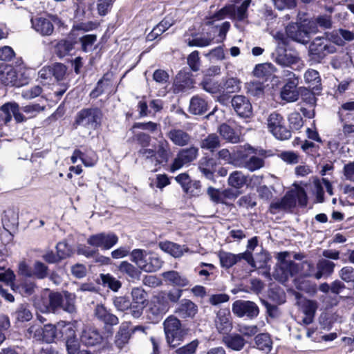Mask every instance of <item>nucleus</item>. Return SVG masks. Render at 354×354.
I'll use <instances>...</instances> for the list:
<instances>
[{
	"mask_svg": "<svg viewBox=\"0 0 354 354\" xmlns=\"http://www.w3.org/2000/svg\"><path fill=\"white\" fill-rule=\"evenodd\" d=\"M164 330L168 344L176 347L187 335V330L183 328L180 321L174 315L169 316L163 322Z\"/></svg>",
	"mask_w": 354,
	"mask_h": 354,
	"instance_id": "3",
	"label": "nucleus"
},
{
	"mask_svg": "<svg viewBox=\"0 0 354 354\" xmlns=\"http://www.w3.org/2000/svg\"><path fill=\"white\" fill-rule=\"evenodd\" d=\"M132 301L134 304L146 305L147 294L142 288H133L131 292Z\"/></svg>",
	"mask_w": 354,
	"mask_h": 354,
	"instance_id": "46",
	"label": "nucleus"
},
{
	"mask_svg": "<svg viewBox=\"0 0 354 354\" xmlns=\"http://www.w3.org/2000/svg\"><path fill=\"white\" fill-rule=\"evenodd\" d=\"M102 116L97 108L84 109L77 113L73 125L75 128L80 126L88 131L94 130L100 124Z\"/></svg>",
	"mask_w": 354,
	"mask_h": 354,
	"instance_id": "4",
	"label": "nucleus"
},
{
	"mask_svg": "<svg viewBox=\"0 0 354 354\" xmlns=\"http://www.w3.org/2000/svg\"><path fill=\"white\" fill-rule=\"evenodd\" d=\"M95 317L106 326H116L119 324L118 317L111 313L102 304H97L94 310Z\"/></svg>",
	"mask_w": 354,
	"mask_h": 354,
	"instance_id": "19",
	"label": "nucleus"
},
{
	"mask_svg": "<svg viewBox=\"0 0 354 354\" xmlns=\"http://www.w3.org/2000/svg\"><path fill=\"white\" fill-rule=\"evenodd\" d=\"M61 322H62V339L66 340L76 335L77 321L72 322L61 321Z\"/></svg>",
	"mask_w": 354,
	"mask_h": 354,
	"instance_id": "43",
	"label": "nucleus"
},
{
	"mask_svg": "<svg viewBox=\"0 0 354 354\" xmlns=\"http://www.w3.org/2000/svg\"><path fill=\"white\" fill-rule=\"evenodd\" d=\"M118 241V237L113 233H99L90 236L87 243L93 247L109 250Z\"/></svg>",
	"mask_w": 354,
	"mask_h": 354,
	"instance_id": "9",
	"label": "nucleus"
},
{
	"mask_svg": "<svg viewBox=\"0 0 354 354\" xmlns=\"http://www.w3.org/2000/svg\"><path fill=\"white\" fill-rule=\"evenodd\" d=\"M198 154V148L190 147L180 149L170 166V171L174 172L181 169L183 166L189 164L196 159Z\"/></svg>",
	"mask_w": 354,
	"mask_h": 354,
	"instance_id": "8",
	"label": "nucleus"
},
{
	"mask_svg": "<svg viewBox=\"0 0 354 354\" xmlns=\"http://www.w3.org/2000/svg\"><path fill=\"white\" fill-rule=\"evenodd\" d=\"M247 92L251 95L261 97L264 93V86L260 82H250L246 84Z\"/></svg>",
	"mask_w": 354,
	"mask_h": 354,
	"instance_id": "50",
	"label": "nucleus"
},
{
	"mask_svg": "<svg viewBox=\"0 0 354 354\" xmlns=\"http://www.w3.org/2000/svg\"><path fill=\"white\" fill-rule=\"evenodd\" d=\"M165 282L170 285L178 287H185L189 285L188 279L175 270L164 272L161 274Z\"/></svg>",
	"mask_w": 354,
	"mask_h": 354,
	"instance_id": "24",
	"label": "nucleus"
},
{
	"mask_svg": "<svg viewBox=\"0 0 354 354\" xmlns=\"http://www.w3.org/2000/svg\"><path fill=\"white\" fill-rule=\"evenodd\" d=\"M119 269L122 272L127 273L131 278L139 277V271L133 265L127 261H122L119 266Z\"/></svg>",
	"mask_w": 354,
	"mask_h": 354,
	"instance_id": "62",
	"label": "nucleus"
},
{
	"mask_svg": "<svg viewBox=\"0 0 354 354\" xmlns=\"http://www.w3.org/2000/svg\"><path fill=\"white\" fill-rule=\"evenodd\" d=\"M213 39L210 37H202V36H194L192 39H188L186 40L187 44L189 46H196V47H206L211 44Z\"/></svg>",
	"mask_w": 354,
	"mask_h": 354,
	"instance_id": "47",
	"label": "nucleus"
},
{
	"mask_svg": "<svg viewBox=\"0 0 354 354\" xmlns=\"http://www.w3.org/2000/svg\"><path fill=\"white\" fill-rule=\"evenodd\" d=\"M274 71V66L270 63H263L256 66L254 74L257 77H264L271 75Z\"/></svg>",
	"mask_w": 354,
	"mask_h": 354,
	"instance_id": "52",
	"label": "nucleus"
},
{
	"mask_svg": "<svg viewBox=\"0 0 354 354\" xmlns=\"http://www.w3.org/2000/svg\"><path fill=\"white\" fill-rule=\"evenodd\" d=\"M41 298L44 299L43 306L40 307L42 312L54 313L62 307L63 297L59 292L44 293Z\"/></svg>",
	"mask_w": 354,
	"mask_h": 354,
	"instance_id": "13",
	"label": "nucleus"
},
{
	"mask_svg": "<svg viewBox=\"0 0 354 354\" xmlns=\"http://www.w3.org/2000/svg\"><path fill=\"white\" fill-rule=\"evenodd\" d=\"M266 124L269 131L277 139L287 140L290 138L291 133L285 125L283 116L277 113L272 112L267 118Z\"/></svg>",
	"mask_w": 354,
	"mask_h": 354,
	"instance_id": "6",
	"label": "nucleus"
},
{
	"mask_svg": "<svg viewBox=\"0 0 354 354\" xmlns=\"http://www.w3.org/2000/svg\"><path fill=\"white\" fill-rule=\"evenodd\" d=\"M111 75L106 73L100 80L96 87L91 93V95L95 98L104 92H110L112 87Z\"/></svg>",
	"mask_w": 354,
	"mask_h": 354,
	"instance_id": "31",
	"label": "nucleus"
},
{
	"mask_svg": "<svg viewBox=\"0 0 354 354\" xmlns=\"http://www.w3.org/2000/svg\"><path fill=\"white\" fill-rule=\"evenodd\" d=\"M32 28L42 37H49L54 32L55 27L52 19L44 17H37L31 19Z\"/></svg>",
	"mask_w": 354,
	"mask_h": 354,
	"instance_id": "12",
	"label": "nucleus"
},
{
	"mask_svg": "<svg viewBox=\"0 0 354 354\" xmlns=\"http://www.w3.org/2000/svg\"><path fill=\"white\" fill-rule=\"evenodd\" d=\"M97 41V35L94 34L86 35L79 39L81 44V49L85 52H91L93 50V46Z\"/></svg>",
	"mask_w": 354,
	"mask_h": 354,
	"instance_id": "42",
	"label": "nucleus"
},
{
	"mask_svg": "<svg viewBox=\"0 0 354 354\" xmlns=\"http://www.w3.org/2000/svg\"><path fill=\"white\" fill-rule=\"evenodd\" d=\"M171 25L172 22L169 20L167 19H163L152 30L151 33L148 35L149 39H153L157 37L166 31Z\"/></svg>",
	"mask_w": 354,
	"mask_h": 354,
	"instance_id": "49",
	"label": "nucleus"
},
{
	"mask_svg": "<svg viewBox=\"0 0 354 354\" xmlns=\"http://www.w3.org/2000/svg\"><path fill=\"white\" fill-rule=\"evenodd\" d=\"M145 251L140 249L133 250L131 254V260L136 263V265L142 270L147 272H152L158 265L154 267L150 265H147V260L144 255Z\"/></svg>",
	"mask_w": 354,
	"mask_h": 354,
	"instance_id": "29",
	"label": "nucleus"
},
{
	"mask_svg": "<svg viewBox=\"0 0 354 354\" xmlns=\"http://www.w3.org/2000/svg\"><path fill=\"white\" fill-rule=\"evenodd\" d=\"M167 136L175 145L179 147L186 146L192 141L191 136L182 129H171Z\"/></svg>",
	"mask_w": 354,
	"mask_h": 354,
	"instance_id": "25",
	"label": "nucleus"
},
{
	"mask_svg": "<svg viewBox=\"0 0 354 354\" xmlns=\"http://www.w3.org/2000/svg\"><path fill=\"white\" fill-rule=\"evenodd\" d=\"M240 88V80L236 77L227 78L221 86V89H225L230 93L238 92Z\"/></svg>",
	"mask_w": 354,
	"mask_h": 354,
	"instance_id": "54",
	"label": "nucleus"
},
{
	"mask_svg": "<svg viewBox=\"0 0 354 354\" xmlns=\"http://www.w3.org/2000/svg\"><path fill=\"white\" fill-rule=\"evenodd\" d=\"M103 337L100 330L93 326L85 327L80 335L82 343L86 346H94L103 342Z\"/></svg>",
	"mask_w": 354,
	"mask_h": 354,
	"instance_id": "14",
	"label": "nucleus"
},
{
	"mask_svg": "<svg viewBox=\"0 0 354 354\" xmlns=\"http://www.w3.org/2000/svg\"><path fill=\"white\" fill-rule=\"evenodd\" d=\"M232 310L238 317H247L252 319L258 316L259 308L252 301L236 300L232 304Z\"/></svg>",
	"mask_w": 354,
	"mask_h": 354,
	"instance_id": "7",
	"label": "nucleus"
},
{
	"mask_svg": "<svg viewBox=\"0 0 354 354\" xmlns=\"http://www.w3.org/2000/svg\"><path fill=\"white\" fill-rule=\"evenodd\" d=\"M337 48L334 44L322 37H316L310 44L308 55L312 60L320 62L328 54L335 53Z\"/></svg>",
	"mask_w": 354,
	"mask_h": 354,
	"instance_id": "5",
	"label": "nucleus"
},
{
	"mask_svg": "<svg viewBox=\"0 0 354 354\" xmlns=\"http://www.w3.org/2000/svg\"><path fill=\"white\" fill-rule=\"evenodd\" d=\"M194 80L189 73L180 72L175 77L173 90L175 93L185 92L194 86Z\"/></svg>",
	"mask_w": 354,
	"mask_h": 354,
	"instance_id": "18",
	"label": "nucleus"
},
{
	"mask_svg": "<svg viewBox=\"0 0 354 354\" xmlns=\"http://www.w3.org/2000/svg\"><path fill=\"white\" fill-rule=\"evenodd\" d=\"M183 190L190 196H198L201 194V183L198 180H191Z\"/></svg>",
	"mask_w": 354,
	"mask_h": 354,
	"instance_id": "55",
	"label": "nucleus"
},
{
	"mask_svg": "<svg viewBox=\"0 0 354 354\" xmlns=\"http://www.w3.org/2000/svg\"><path fill=\"white\" fill-rule=\"evenodd\" d=\"M100 277L103 284L104 286H107L113 291H118V290L121 287L120 282L109 274H102Z\"/></svg>",
	"mask_w": 354,
	"mask_h": 354,
	"instance_id": "58",
	"label": "nucleus"
},
{
	"mask_svg": "<svg viewBox=\"0 0 354 354\" xmlns=\"http://www.w3.org/2000/svg\"><path fill=\"white\" fill-rule=\"evenodd\" d=\"M255 343L258 349L268 352L272 348V341L266 333H261L256 336Z\"/></svg>",
	"mask_w": 354,
	"mask_h": 354,
	"instance_id": "40",
	"label": "nucleus"
},
{
	"mask_svg": "<svg viewBox=\"0 0 354 354\" xmlns=\"http://www.w3.org/2000/svg\"><path fill=\"white\" fill-rule=\"evenodd\" d=\"M222 342L229 348L241 351L245 344L243 337L239 334H227L222 337Z\"/></svg>",
	"mask_w": 354,
	"mask_h": 354,
	"instance_id": "27",
	"label": "nucleus"
},
{
	"mask_svg": "<svg viewBox=\"0 0 354 354\" xmlns=\"http://www.w3.org/2000/svg\"><path fill=\"white\" fill-rule=\"evenodd\" d=\"M297 201L301 207L307 205V195L301 187L288 191L280 200L272 202L270 205V212L276 214L279 212H292L297 205Z\"/></svg>",
	"mask_w": 354,
	"mask_h": 354,
	"instance_id": "1",
	"label": "nucleus"
},
{
	"mask_svg": "<svg viewBox=\"0 0 354 354\" xmlns=\"http://www.w3.org/2000/svg\"><path fill=\"white\" fill-rule=\"evenodd\" d=\"M74 48L73 41L66 39H62L56 41L54 46V52L60 59L68 55Z\"/></svg>",
	"mask_w": 354,
	"mask_h": 354,
	"instance_id": "32",
	"label": "nucleus"
},
{
	"mask_svg": "<svg viewBox=\"0 0 354 354\" xmlns=\"http://www.w3.org/2000/svg\"><path fill=\"white\" fill-rule=\"evenodd\" d=\"M214 325L219 333L227 335L232 329V322L229 309H220L214 319Z\"/></svg>",
	"mask_w": 354,
	"mask_h": 354,
	"instance_id": "11",
	"label": "nucleus"
},
{
	"mask_svg": "<svg viewBox=\"0 0 354 354\" xmlns=\"http://www.w3.org/2000/svg\"><path fill=\"white\" fill-rule=\"evenodd\" d=\"M335 264L326 259H321L317 263L315 279L329 277L334 271Z\"/></svg>",
	"mask_w": 354,
	"mask_h": 354,
	"instance_id": "28",
	"label": "nucleus"
},
{
	"mask_svg": "<svg viewBox=\"0 0 354 354\" xmlns=\"http://www.w3.org/2000/svg\"><path fill=\"white\" fill-rule=\"evenodd\" d=\"M250 3L251 0H245L236 8V10L234 9V11H232V13H234V17L240 21L245 19L248 16L247 10Z\"/></svg>",
	"mask_w": 354,
	"mask_h": 354,
	"instance_id": "59",
	"label": "nucleus"
},
{
	"mask_svg": "<svg viewBox=\"0 0 354 354\" xmlns=\"http://www.w3.org/2000/svg\"><path fill=\"white\" fill-rule=\"evenodd\" d=\"M174 313L181 318H193L198 313L197 305L187 299L180 301Z\"/></svg>",
	"mask_w": 354,
	"mask_h": 354,
	"instance_id": "22",
	"label": "nucleus"
},
{
	"mask_svg": "<svg viewBox=\"0 0 354 354\" xmlns=\"http://www.w3.org/2000/svg\"><path fill=\"white\" fill-rule=\"evenodd\" d=\"M220 147L219 137L215 133L209 134L203 138L201 142V147L202 149L214 151Z\"/></svg>",
	"mask_w": 354,
	"mask_h": 354,
	"instance_id": "37",
	"label": "nucleus"
},
{
	"mask_svg": "<svg viewBox=\"0 0 354 354\" xmlns=\"http://www.w3.org/2000/svg\"><path fill=\"white\" fill-rule=\"evenodd\" d=\"M277 64L282 66H290L299 61V57L296 53L287 52L283 48H277L272 54Z\"/></svg>",
	"mask_w": 354,
	"mask_h": 354,
	"instance_id": "16",
	"label": "nucleus"
},
{
	"mask_svg": "<svg viewBox=\"0 0 354 354\" xmlns=\"http://www.w3.org/2000/svg\"><path fill=\"white\" fill-rule=\"evenodd\" d=\"M17 80V71L15 68L6 63L0 64V81L2 84L13 86Z\"/></svg>",
	"mask_w": 354,
	"mask_h": 354,
	"instance_id": "23",
	"label": "nucleus"
},
{
	"mask_svg": "<svg viewBox=\"0 0 354 354\" xmlns=\"http://www.w3.org/2000/svg\"><path fill=\"white\" fill-rule=\"evenodd\" d=\"M66 347L68 354L78 353L80 345L76 335L66 339Z\"/></svg>",
	"mask_w": 354,
	"mask_h": 354,
	"instance_id": "60",
	"label": "nucleus"
},
{
	"mask_svg": "<svg viewBox=\"0 0 354 354\" xmlns=\"http://www.w3.org/2000/svg\"><path fill=\"white\" fill-rule=\"evenodd\" d=\"M286 33L291 39L302 44H306L310 40V37L301 23L288 26Z\"/></svg>",
	"mask_w": 354,
	"mask_h": 354,
	"instance_id": "15",
	"label": "nucleus"
},
{
	"mask_svg": "<svg viewBox=\"0 0 354 354\" xmlns=\"http://www.w3.org/2000/svg\"><path fill=\"white\" fill-rule=\"evenodd\" d=\"M317 308V302L312 300H304L302 304V311L304 317L302 322L308 325L313 322L315 311Z\"/></svg>",
	"mask_w": 354,
	"mask_h": 354,
	"instance_id": "33",
	"label": "nucleus"
},
{
	"mask_svg": "<svg viewBox=\"0 0 354 354\" xmlns=\"http://www.w3.org/2000/svg\"><path fill=\"white\" fill-rule=\"evenodd\" d=\"M220 135L226 140L236 143L239 138L235 134L234 130L227 124H222L218 129Z\"/></svg>",
	"mask_w": 354,
	"mask_h": 354,
	"instance_id": "44",
	"label": "nucleus"
},
{
	"mask_svg": "<svg viewBox=\"0 0 354 354\" xmlns=\"http://www.w3.org/2000/svg\"><path fill=\"white\" fill-rule=\"evenodd\" d=\"M0 110L4 115V121L10 122L12 115L14 116L17 122H22L26 120L25 116L20 113L19 106L16 102H7L0 107Z\"/></svg>",
	"mask_w": 354,
	"mask_h": 354,
	"instance_id": "17",
	"label": "nucleus"
},
{
	"mask_svg": "<svg viewBox=\"0 0 354 354\" xmlns=\"http://www.w3.org/2000/svg\"><path fill=\"white\" fill-rule=\"evenodd\" d=\"M280 95L283 100L288 102H296L299 99V93L296 90L295 82L292 81L287 82L281 88Z\"/></svg>",
	"mask_w": 354,
	"mask_h": 354,
	"instance_id": "30",
	"label": "nucleus"
},
{
	"mask_svg": "<svg viewBox=\"0 0 354 354\" xmlns=\"http://www.w3.org/2000/svg\"><path fill=\"white\" fill-rule=\"evenodd\" d=\"M218 257L222 267L229 268L233 266L239 261L237 254H234L230 252L221 251L218 253Z\"/></svg>",
	"mask_w": 354,
	"mask_h": 354,
	"instance_id": "39",
	"label": "nucleus"
},
{
	"mask_svg": "<svg viewBox=\"0 0 354 354\" xmlns=\"http://www.w3.org/2000/svg\"><path fill=\"white\" fill-rule=\"evenodd\" d=\"M159 247L162 251L175 258H179L183 256L184 252H189V248L185 245H180L170 241L160 242L159 243Z\"/></svg>",
	"mask_w": 354,
	"mask_h": 354,
	"instance_id": "26",
	"label": "nucleus"
},
{
	"mask_svg": "<svg viewBox=\"0 0 354 354\" xmlns=\"http://www.w3.org/2000/svg\"><path fill=\"white\" fill-rule=\"evenodd\" d=\"M154 152L156 166L167 163L171 156V149L169 142L165 139L159 140L154 149Z\"/></svg>",
	"mask_w": 354,
	"mask_h": 354,
	"instance_id": "21",
	"label": "nucleus"
},
{
	"mask_svg": "<svg viewBox=\"0 0 354 354\" xmlns=\"http://www.w3.org/2000/svg\"><path fill=\"white\" fill-rule=\"evenodd\" d=\"M187 63L193 71L196 72L199 71L201 67V59L198 51L194 50L190 53L187 57Z\"/></svg>",
	"mask_w": 354,
	"mask_h": 354,
	"instance_id": "57",
	"label": "nucleus"
},
{
	"mask_svg": "<svg viewBox=\"0 0 354 354\" xmlns=\"http://www.w3.org/2000/svg\"><path fill=\"white\" fill-rule=\"evenodd\" d=\"M290 253L288 252H280L278 259L280 261L279 270L282 272L281 278L287 279L290 276L300 273L304 277H313L315 278L316 271L312 262L304 261L301 266L291 260H288Z\"/></svg>",
	"mask_w": 354,
	"mask_h": 354,
	"instance_id": "2",
	"label": "nucleus"
},
{
	"mask_svg": "<svg viewBox=\"0 0 354 354\" xmlns=\"http://www.w3.org/2000/svg\"><path fill=\"white\" fill-rule=\"evenodd\" d=\"M200 86L205 91L212 94L217 93L221 90V84L208 75L203 77Z\"/></svg>",
	"mask_w": 354,
	"mask_h": 354,
	"instance_id": "36",
	"label": "nucleus"
},
{
	"mask_svg": "<svg viewBox=\"0 0 354 354\" xmlns=\"http://www.w3.org/2000/svg\"><path fill=\"white\" fill-rule=\"evenodd\" d=\"M315 19L318 27L323 29H330L333 27L332 17L329 15H319Z\"/></svg>",
	"mask_w": 354,
	"mask_h": 354,
	"instance_id": "61",
	"label": "nucleus"
},
{
	"mask_svg": "<svg viewBox=\"0 0 354 354\" xmlns=\"http://www.w3.org/2000/svg\"><path fill=\"white\" fill-rule=\"evenodd\" d=\"M19 214L18 211L14 208H10L4 211V214L2 218V221L7 225L9 224L15 225L18 223Z\"/></svg>",
	"mask_w": 354,
	"mask_h": 354,
	"instance_id": "53",
	"label": "nucleus"
},
{
	"mask_svg": "<svg viewBox=\"0 0 354 354\" xmlns=\"http://www.w3.org/2000/svg\"><path fill=\"white\" fill-rule=\"evenodd\" d=\"M13 316L16 321L20 322H28L32 317L30 310L28 308L27 306L21 304L15 310Z\"/></svg>",
	"mask_w": 354,
	"mask_h": 354,
	"instance_id": "41",
	"label": "nucleus"
},
{
	"mask_svg": "<svg viewBox=\"0 0 354 354\" xmlns=\"http://www.w3.org/2000/svg\"><path fill=\"white\" fill-rule=\"evenodd\" d=\"M113 304L118 311L124 312L131 306L129 299L125 296H118L113 298Z\"/></svg>",
	"mask_w": 354,
	"mask_h": 354,
	"instance_id": "48",
	"label": "nucleus"
},
{
	"mask_svg": "<svg viewBox=\"0 0 354 354\" xmlns=\"http://www.w3.org/2000/svg\"><path fill=\"white\" fill-rule=\"evenodd\" d=\"M243 166L250 171H254L264 166V160L256 156L243 158Z\"/></svg>",
	"mask_w": 354,
	"mask_h": 354,
	"instance_id": "38",
	"label": "nucleus"
},
{
	"mask_svg": "<svg viewBox=\"0 0 354 354\" xmlns=\"http://www.w3.org/2000/svg\"><path fill=\"white\" fill-rule=\"evenodd\" d=\"M198 344V341L195 339L189 344L177 348L175 352L176 354H194L196 352Z\"/></svg>",
	"mask_w": 354,
	"mask_h": 354,
	"instance_id": "63",
	"label": "nucleus"
},
{
	"mask_svg": "<svg viewBox=\"0 0 354 354\" xmlns=\"http://www.w3.org/2000/svg\"><path fill=\"white\" fill-rule=\"evenodd\" d=\"M75 296L68 292H64V299L63 298V303L61 308L64 311L69 313H73L76 311L75 305Z\"/></svg>",
	"mask_w": 354,
	"mask_h": 354,
	"instance_id": "45",
	"label": "nucleus"
},
{
	"mask_svg": "<svg viewBox=\"0 0 354 354\" xmlns=\"http://www.w3.org/2000/svg\"><path fill=\"white\" fill-rule=\"evenodd\" d=\"M53 77L56 81H61L64 79L67 68L62 63H55L51 66Z\"/></svg>",
	"mask_w": 354,
	"mask_h": 354,
	"instance_id": "56",
	"label": "nucleus"
},
{
	"mask_svg": "<svg viewBox=\"0 0 354 354\" xmlns=\"http://www.w3.org/2000/svg\"><path fill=\"white\" fill-rule=\"evenodd\" d=\"M207 102L198 96L193 97L190 100L189 112L194 115H202L207 110Z\"/></svg>",
	"mask_w": 354,
	"mask_h": 354,
	"instance_id": "34",
	"label": "nucleus"
},
{
	"mask_svg": "<svg viewBox=\"0 0 354 354\" xmlns=\"http://www.w3.org/2000/svg\"><path fill=\"white\" fill-rule=\"evenodd\" d=\"M41 334V339L47 343H52L56 341L53 324H45L42 327Z\"/></svg>",
	"mask_w": 354,
	"mask_h": 354,
	"instance_id": "51",
	"label": "nucleus"
},
{
	"mask_svg": "<svg viewBox=\"0 0 354 354\" xmlns=\"http://www.w3.org/2000/svg\"><path fill=\"white\" fill-rule=\"evenodd\" d=\"M228 185L234 188H242L248 183V176L241 171L232 172L227 179Z\"/></svg>",
	"mask_w": 354,
	"mask_h": 354,
	"instance_id": "35",
	"label": "nucleus"
},
{
	"mask_svg": "<svg viewBox=\"0 0 354 354\" xmlns=\"http://www.w3.org/2000/svg\"><path fill=\"white\" fill-rule=\"evenodd\" d=\"M130 325V322H122L115 333L114 343L115 346L119 349L123 348L131 339L133 333Z\"/></svg>",
	"mask_w": 354,
	"mask_h": 354,
	"instance_id": "20",
	"label": "nucleus"
},
{
	"mask_svg": "<svg viewBox=\"0 0 354 354\" xmlns=\"http://www.w3.org/2000/svg\"><path fill=\"white\" fill-rule=\"evenodd\" d=\"M339 275L343 281L347 283L354 282V268L351 266L342 268Z\"/></svg>",
	"mask_w": 354,
	"mask_h": 354,
	"instance_id": "64",
	"label": "nucleus"
},
{
	"mask_svg": "<svg viewBox=\"0 0 354 354\" xmlns=\"http://www.w3.org/2000/svg\"><path fill=\"white\" fill-rule=\"evenodd\" d=\"M231 104L239 117L248 118L252 114V104L250 100L244 95H234L231 100Z\"/></svg>",
	"mask_w": 354,
	"mask_h": 354,
	"instance_id": "10",
	"label": "nucleus"
}]
</instances>
